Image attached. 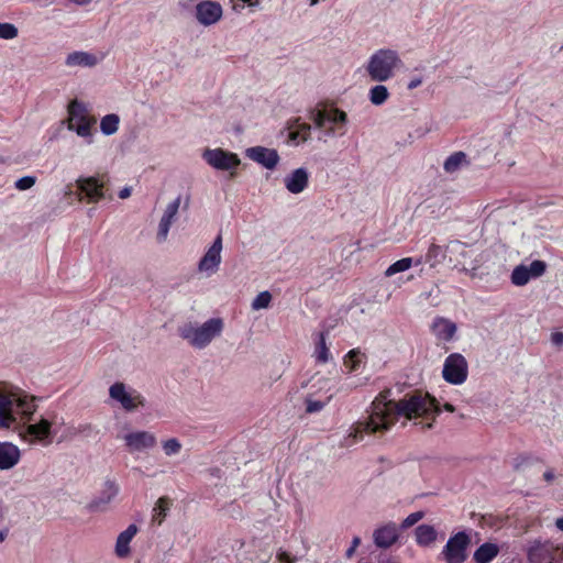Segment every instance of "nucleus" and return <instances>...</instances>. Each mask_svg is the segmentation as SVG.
<instances>
[{"instance_id": "obj_25", "label": "nucleus", "mask_w": 563, "mask_h": 563, "mask_svg": "<svg viewBox=\"0 0 563 563\" xmlns=\"http://www.w3.org/2000/svg\"><path fill=\"white\" fill-rule=\"evenodd\" d=\"M65 63L69 67H75V66L92 67V66L97 65L98 58L96 55L87 53V52H73V53L68 54Z\"/></svg>"}, {"instance_id": "obj_50", "label": "nucleus", "mask_w": 563, "mask_h": 563, "mask_svg": "<svg viewBox=\"0 0 563 563\" xmlns=\"http://www.w3.org/2000/svg\"><path fill=\"white\" fill-rule=\"evenodd\" d=\"M421 84H422V79H421V78H413V79H411V80L408 82L407 88H408L409 90H412V89H415V88L419 87Z\"/></svg>"}, {"instance_id": "obj_9", "label": "nucleus", "mask_w": 563, "mask_h": 563, "mask_svg": "<svg viewBox=\"0 0 563 563\" xmlns=\"http://www.w3.org/2000/svg\"><path fill=\"white\" fill-rule=\"evenodd\" d=\"M471 543L468 534L464 531L450 537L441 554L446 563H463L466 558V550Z\"/></svg>"}, {"instance_id": "obj_42", "label": "nucleus", "mask_w": 563, "mask_h": 563, "mask_svg": "<svg viewBox=\"0 0 563 563\" xmlns=\"http://www.w3.org/2000/svg\"><path fill=\"white\" fill-rule=\"evenodd\" d=\"M531 462H532L531 456H529V455H518L514 460V470L515 471H521L525 467L529 466L531 464Z\"/></svg>"}, {"instance_id": "obj_34", "label": "nucleus", "mask_w": 563, "mask_h": 563, "mask_svg": "<svg viewBox=\"0 0 563 563\" xmlns=\"http://www.w3.org/2000/svg\"><path fill=\"white\" fill-rule=\"evenodd\" d=\"M413 265V258L412 257H404L401 260L396 261L393 263L386 271L385 276L390 277L397 273L405 272L409 269Z\"/></svg>"}, {"instance_id": "obj_3", "label": "nucleus", "mask_w": 563, "mask_h": 563, "mask_svg": "<svg viewBox=\"0 0 563 563\" xmlns=\"http://www.w3.org/2000/svg\"><path fill=\"white\" fill-rule=\"evenodd\" d=\"M223 330V321L220 318H211L200 327L186 323L178 329L179 335L197 349L206 347Z\"/></svg>"}, {"instance_id": "obj_6", "label": "nucleus", "mask_w": 563, "mask_h": 563, "mask_svg": "<svg viewBox=\"0 0 563 563\" xmlns=\"http://www.w3.org/2000/svg\"><path fill=\"white\" fill-rule=\"evenodd\" d=\"M468 376V363L461 353H451L443 363L442 377L451 385H462Z\"/></svg>"}, {"instance_id": "obj_40", "label": "nucleus", "mask_w": 563, "mask_h": 563, "mask_svg": "<svg viewBox=\"0 0 563 563\" xmlns=\"http://www.w3.org/2000/svg\"><path fill=\"white\" fill-rule=\"evenodd\" d=\"M18 36V29L11 23H0V38L12 40Z\"/></svg>"}, {"instance_id": "obj_46", "label": "nucleus", "mask_w": 563, "mask_h": 563, "mask_svg": "<svg viewBox=\"0 0 563 563\" xmlns=\"http://www.w3.org/2000/svg\"><path fill=\"white\" fill-rule=\"evenodd\" d=\"M378 563H399L396 556H393L390 554H379L378 556Z\"/></svg>"}, {"instance_id": "obj_8", "label": "nucleus", "mask_w": 563, "mask_h": 563, "mask_svg": "<svg viewBox=\"0 0 563 563\" xmlns=\"http://www.w3.org/2000/svg\"><path fill=\"white\" fill-rule=\"evenodd\" d=\"M77 191L66 192V195L75 196L77 201H81L85 196L88 202H98L104 197V180L98 177L91 176L86 178H79L76 181Z\"/></svg>"}, {"instance_id": "obj_31", "label": "nucleus", "mask_w": 563, "mask_h": 563, "mask_svg": "<svg viewBox=\"0 0 563 563\" xmlns=\"http://www.w3.org/2000/svg\"><path fill=\"white\" fill-rule=\"evenodd\" d=\"M120 118L118 114H107L101 119L100 129L104 135H112L119 129Z\"/></svg>"}, {"instance_id": "obj_28", "label": "nucleus", "mask_w": 563, "mask_h": 563, "mask_svg": "<svg viewBox=\"0 0 563 563\" xmlns=\"http://www.w3.org/2000/svg\"><path fill=\"white\" fill-rule=\"evenodd\" d=\"M172 507V500L167 496L159 497L153 508L152 521L158 526L165 520L167 512Z\"/></svg>"}, {"instance_id": "obj_43", "label": "nucleus", "mask_w": 563, "mask_h": 563, "mask_svg": "<svg viewBox=\"0 0 563 563\" xmlns=\"http://www.w3.org/2000/svg\"><path fill=\"white\" fill-rule=\"evenodd\" d=\"M423 517V512L421 511H417V512H412L401 523V527L402 528H409L413 525H416L418 521H420Z\"/></svg>"}, {"instance_id": "obj_27", "label": "nucleus", "mask_w": 563, "mask_h": 563, "mask_svg": "<svg viewBox=\"0 0 563 563\" xmlns=\"http://www.w3.org/2000/svg\"><path fill=\"white\" fill-rule=\"evenodd\" d=\"M416 542L421 547L432 544L437 539V531L430 525H420L415 530Z\"/></svg>"}, {"instance_id": "obj_29", "label": "nucleus", "mask_w": 563, "mask_h": 563, "mask_svg": "<svg viewBox=\"0 0 563 563\" xmlns=\"http://www.w3.org/2000/svg\"><path fill=\"white\" fill-rule=\"evenodd\" d=\"M446 257V251L435 243H431L426 255L424 263L429 264L430 267H435L438 264L442 263Z\"/></svg>"}, {"instance_id": "obj_19", "label": "nucleus", "mask_w": 563, "mask_h": 563, "mask_svg": "<svg viewBox=\"0 0 563 563\" xmlns=\"http://www.w3.org/2000/svg\"><path fill=\"white\" fill-rule=\"evenodd\" d=\"M285 187L291 194L302 192L309 184V174L306 168H297L284 179Z\"/></svg>"}, {"instance_id": "obj_44", "label": "nucleus", "mask_w": 563, "mask_h": 563, "mask_svg": "<svg viewBox=\"0 0 563 563\" xmlns=\"http://www.w3.org/2000/svg\"><path fill=\"white\" fill-rule=\"evenodd\" d=\"M277 560L280 563H294L295 562V558L289 552L282 551V550L277 553Z\"/></svg>"}, {"instance_id": "obj_21", "label": "nucleus", "mask_w": 563, "mask_h": 563, "mask_svg": "<svg viewBox=\"0 0 563 563\" xmlns=\"http://www.w3.org/2000/svg\"><path fill=\"white\" fill-rule=\"evenodd\" d=\"M180 202H181L180 197H177L174 201L168 203V206L166 207L165 212H164V214L159 221V225H158L157 240L159 242L166 240L168 231L170 229V225L178 212Z\"/></svg>"}, {"instance_id": "obj_33", "label": "nucleus", "mask_w": 563, "mask_h": 563, "mask_svg": "<svg viewBox=\"0 0 563 563\" xmlns=\"http://www.w3.org/2000/svg\"><path fill=\"white\" fill-rule=\"evenodd\" d=\"M510 278H511V283L515 286L527 285L529 283V280L531 279L529 272H528V266L522 265V264L516 266L511 273Z\"/></svg>"}, {"instance_id": "obj_11", "label": "nucleus", "mask_w": 563, "mask_h": 563, "mask_svg": "<svg viewBox=\"0 0 563 563\" xmlns=\"http://www.w3.org/2000/svg\"><path fill=\"white\" fill-rule=\"evenodd\" d=\"M110 397L120 402L126 411H133L145 405V398L136 390L128 391L123 383L117 382L109 388Z\"/></svg>"}, {"instance_id": "obj_47", "label": "nucleus", "mask_w": 563, "mask_h": 563, "mask_svg": "<svg viewBox=\"0 0 563 563\" xmlns=\"http://www.w3.org/2000/svg\"><path fill=\"white\" fill-rule=\"evenodd\" d=\"M365 358V355L361 353L358 350L354 349V372L358 369L360 364Z\"/></svg>"}, {"instance_id": "obj_24", "label": "nucleus", "mask_w": 563, "mask_h": 563, "mask_svg": "<svg viewBox=\"0 0 563 563\" xmlns=\"http://www.w3.org/2000/svg\"><path fill=\"white\" fill-rule=\"evenodd\" d=\"M288 130V141L297 145L308 140L310 136L311 126L308 123L299 122V120H296L292 124L289 125Z\"/></svg>"}, {"instance_id": "obj_58", "label": "nucleus", "mask_w": 563, "mask_h": 563, "mask_svg": "<svg viewBox=\"0 0 563 563\" xmlns=\"http://www.w3.org/2000/svg\"><path fill=\"white\" fill-rule=\"evenodd\" d=\"M7 536H8V530L0 531V543H2L7 539Z\"/></svg>"}, {"instance_id": "obj_39", "label": "nucleus", "mask_w": 563, "mask_h": 563, "mask_svg": "<svg viewBox=\"0 0 563 563\" xmlns=\"http://www.w3.org/2000/svg\"><path fill=\"white\" fill-rule=\"evenodd\" d=\"M329 399H330V397H328V399L324 401L313 400L311 398V396H308L305 400L306 401V412L314 413V412L321 411L324 408V406L328 404Z\"/></svg>"}, {"instance_id": "obj_41", "label": "nucleus", "mask_w": 563, "mask_h": 563, "mask_svg": "<svg viewBox=\"0 0 563 563\" xmlns=\"http://www.w3.org/2000/svg\"><path fill=\"white\" fill-rule=\"evenodd\" d=\"M36 178L33 176H24L15 181V188L26 190L34 186Z\"/></svg>"}, {"instance_id": "obj_57", "label": "nucleus", "mask_w": 563, "mask_h": 563, "mask_svg": "<svg viewBox=\"0 0 563 563\" xmlns=\"http://www.w3.org/2000/svg\"><path fill=\"white\" fill-rule=\"evenodd\" d=\"M71 2L76 3V4H87L89 3L91 0H70Z\"/></svg>"}, {"instance_id": "obj_14", "label": "nucleus", "mask_w": 563, "mask_h": 563, "mask_svg": "<svg viewBox=\"0 0 563 563\" xmlns=\"http://www.w3.org/2000/svg\"><path fill=\"white\" fill-rule=\"evenodd\" d=\"M223 14L220 3L216 1H201L196 5V18L202 25H212L217 23Z\"/></svg>"}, {"instance_id": "obj_4", "label": "nucleus", "mask_w": 563, "mask_h": 563, "mask_svg": "<svg viewBox=\"0 0 563 563\" xmlns=\"http://www.w3.org/2000/svg\"><path fill=\"white\" fill-rule=\"evenodd\" d=\"M400 65L401 59L396 51L382 48L371 56L366 70L372 80L382 82L390 79Z\"/></svg>"}, {"instance_id": "obj_51", "label": "nucleus", "mask_w": 563, "mask_h": 563, "mask_svg": "<svg viewBox=\"0 0 563 563\" xmlns=\"http://www.w3.org/2000/svg\"><path fill=\"white\" fill-rule=\"evenodd\" d=\"M132 189L130 187H124L119 191V198L125 199L131 196Z\"/></svg>"}, {"instance_id": "obj_1", "label": "nucleus", "mask_w": 563, "mask_h": 563, "mask_svg": "<svg viewBox=\"0 0 563 563\" xmlns=\"http://www.w3.org/2000/svg\"><path fill=\"white\" fill-rule=\"evenodd\" d=\"M391 390H382L371 405V413L364 421L354 422V443L362 441L364 433L383 432L394 426L400 417L408 420L422 417L431 420L426 424L432 428L441 408L438 400L429 393L415 390L406 394L398 401L390 399Z\"/></svg>"}, {"instance_id": "obj_53", "label": "nucleus", "mask_w": 563, "mask_h": 563, "mask_svg": "<svg viewBox=\"0 0 563 563\" xmlns=\"http://www.w3.org/2000/svg\"><path fill=\"white\" fill-rule=\"evenodd\" d=\"M91 430V426L90 424H80L77 429H76V432L75 433H84V432H87V431H90Z\"/></svg>"}, {"instance_id": "obj_22", "label": "nucleus", "mask_w": 563, "mask_h": 563, "mask_svg": "<svg viewBox=\"0 0 563 563\" xmlns=\"http://www.w3.org/2000/svg\"><path fill=\"white\" fill-rule=\"evenodd\" d=\"M21 457L20 450L11 442H0V470L14 467Z\"/></svg>"}, {"instance_id": "obj_38", "label": "nucleus", "mask_w": 563, "mask_h": 563, "mask_svg": "<svg viewBox=\"0 0 563 563\" xmlns=\"http://www.w3.org/2000/svg\"><path fill=\"white\" fill-rule=\"evenodd\" d=\"M163 450L167 456L178 454L181 450V443L176 438L168 439L163 442Z\"/></svg>"}, {"instance_id": "obj_10", "label": "nucleus", "mask_w": 563, "mask_h": 563, "mask_svg": "<svg viewBox=\"0 0 563 563\" xmlns=\"http://www.w3.org/2000/svg\"><path fill=\"white\" fill-rule=\"evenodd\" d=\"M528 555L532 563H560L563 561V547L550 541L537 543Z\"/></svg>"}, {"instance_id": "obj_55", "label": "nucleus", "mask_w": 563, "mask_h": 563, "mask_svg": "<svg viewBox=\"0 0 563 563\" xmlns=\"http://www.w3.org/2000/svg\"><path fill=\"white\" fill-rule=\"evenodd\" d=\"M555 526L559 530L563 531V517L555 520Z\"/></svg>"}, {"instance_id": "obj_7", "label": "nucleus", "mask_w": 563, "mask_h": 563, "mask_svg": "<svg viewBox=\"0 0 563 563\" xmlns=\"http://www.w3.org/2000/svg\"><path fill=\"white\" fill-rule=\"evenodd\" d=\"M95 120L86 111L85 106L78 100H73L68 106V129L76 131L81 137H91V126Z\"/></svg>"}, {"instance_id": "obj_52", "label": "nucleus", "mask_w": 563, "mask_h": 563, "mask_svg": "<svg viewBox=\"0 0 563 563\" xmlns=\"http://www.w3.org/2000/svg\"><path fill=\"white\" fill-rule=\"evenodd\" d=\"M543 478H544V481H547V482H549V483H550V482H552V481L554 479V473H553V471H552V470H548V471H545V472L543 473Z\"/></svg>"}, {"instance_id": "obj_59", "label": "nucleus", "mask_w": 563, "mask_h": 563, "mask_svg": "<svg viewBox=\"0 0 563 563\" xmlns=\"http://www.w3.org/2000/svg\"><path fill=\"white\" fill-rule=\"evenodd\" d=\"M353 551H352V544L345 550L346 558H352Z\"/></svg>"}, {"instance_id": "obj_61", "label": "nucleus", "mask_w": 563, "mask_h": 563, "mask_svg": "<svg viewBox=\"0 0 563 563\" xmlns=\"http://www.w3.org/2000/svg\"><path fill=\"white\" fill-rule=\"evenodd\" d=\"M318 2H319V0H311L310 4H311V5H314V4H317Z\"/></svg>"}, {"instance_id": "obj_60", "label": "nucleus", "mask_w": 563, "mask_h": 563, "mask_svg": "<svg viewBox=\"0 0 563 563\" xmlns=\"http://www.w3.org/2000/svg\"><path fill=\"white\" fill-rule=\"evenodd\" d=\"M360 543H361L360 538L354 537V551H355V550H356V548L360 545Z\"/></svg>"}, {"instance_id": "obj_56", "label": "nucleus", "mask_w": 563, "mask_h": 563, "mask_svg": "<svg viewBox=\"0 0 563 563\" xmlns=\"http://www.w3.org/2000/svg\"><path fill=\"white\" fill-rule=\"evenodd\" d=\"M422 263H424V256H419V257L413 260V264L416 266L421 265Z\"/></svg>"}, {"instance_id": "obj_49", "label": "nucleus", "mask_w": 563, "mask_h": 563, "mask_svg": "<svg viewBox=\"0 0 563 563\" xmlns=\"http://www.w3.org/2000/svg\"><path fill=\"white\" fill-rule=\"evenodd\" d=\"M344 366L352 371V350L346 352L344 355Z\"/></svg>"}, {"instance_id": "obj_20", "label": "nucleus", "mask_w": 563, "mask_h": 563, "mask_svg": "<svg viewBox=\"0 0 563 563\" xmlns=\"http://www.w3.org/2000/svg\"><path fill=\"white\" fill-rule=\"evenodd\" d=\"M118 494L119 485L115 481L107 479L100 495L89 504V508L91 510H102Z\"/></svg>"}, {"instance_id": "obj_5", "label": "nucleus", "mask_w": 563, "mask_h": 563, "mask_svg": "<svg viewBox=\"0 0 563 563\" xmlns=\"http://www.w3.org/2000/svg\"><path fill=\"white\" fill-rule=\"evenodd\" d=\"M314 125L327 134H342L341 129L346 121V113L330 106L317 108L311 113Z\"/></svg>"}, {"instance_id": "obj_16", "label": "nucleus", "mask_w": 563, "mask_h": 563, "mask_svg": "<svg viewBox=\"0 0 563 563\" xmlns=\"http://www.w3.org/2000/svg\"><path fill=\"white\" fill-rule=\"evenodd\" d=\"M125 445L131 452L152 449L156 445V437L148 431H135L124 435Z\"/></svg>"}, {"instance_id": "obj_54", "label": "nucleus", "mask_w": 563, "mask_h": 563, "mask_svg": "<svg viewBox=\"0 0 563 563\" xmlns=\"http://www.w3.org/2000/svg\"><path fill=\"white\" fill-rule=\"evenodd\" d=\"M443 408H444V410H446L449 412H454L455 411V407L452 404H450V402L444 404Z\"/></svg>"}, {"instance_id": "obj_17", "label": "nucleus", "mask_w": 563, "mask_h": 563, "mask_svg": "<svg viewBox=\"0 0 563 563\" xmlns=\"http://www.w3.org/2000/svg\"><path fill=\"white\" fill-rule=\"evenodd\" d=\"M373 538L377 548L388 549L393 547L399 539L398 527L395 522H388L375 529Z\"/></svg>"}, {"instance_id": "obj_48", "label": "nucleus", "mask_w": 563, "mask_h": 563, "mask_svg": "<svg viewBox=\"0 0 563 563\" xmlns=\"http://www.w3.org/2000/svg\"><path fill=\"white\" fill-rule=\"evenodd\" d=\"M243 4L234 3L233 9L235 11H239L240 8H244V4H247L249 7H256L260 3V0H241Z\"/></svg>"}, {"instance_id": "obj_12", "label": "nucleus", "mask_w": 563, "mask_h": 563, "mask_svg": "<svg viewBox=\"0 0 563 563\" xmlns=\"http://www.w3.org/2000/svg\"><path fill=\"white\" fill-rule=\"evenodd\" d=\"M202 157L210 166L219 170L235 169L241 164L235 153L227 152L222 148H208L203 152Z\"/></svg>"}, {"instance_id": "obj_2", "label": "nucleus", "mask_w": 563, "mask_h": 563, "mask_svg": "<svg viewBox=\"0 0 563 563\" xmlns=\"http://www.w3.org/2000/svg\"><path fill=\"white\" fill-rule=\"evenodd\" d=\"M35 397L20 388L0 391V428L23 422L21 435L30 442H43L51 438L52 422L42 418L37 423L26 424L36 411Z\"/></svg>"}, {"instance_id": "obj_45", "label": "nucleus", "mask_w": 563, "mask_h": 563, "mask_svg": "<svg viewBox=\"0 0 563 563\" xmlns=\"http://www.w3.org/2000/svg\"><path fill=\"white\" fill-rule=\"evenodd\" d=\"M551 342L556 346H563V332L556 331L551 334Z\"/></svg>"}, {"instance_id": "obj_32", "label": "nucleus", "mask_w": 563, "mask_h": 563, "mask_svg": "<svg viewBox=\"0 0 563 563\" xmlns=\"http://www.w3.org/2000/svg\"><path fill=\"white\" fill-rule=\"evenodd\" d=\"M368 98L373 104L382 106L389 98V91L385 86L376 85L369 89Z\"/></svg>"}, {"instance_id": "obj_26", "label": "nucleus", "mask_w": 563, "mask_h": 563, "mask_svg": "<svg viewBox=\"0 0 563 563\" xmlns=\"http://www.w3.org/2000/svg\"><path fill=\"white\" fill-rule=\"evenodd\" d=\"M498 552L496 544L486 542L474 552L473 559L476 563H489L497 556Z\"/></svg>"}, {"instance_id": "obj_13", "label": "nucleus", "mask_w": 563, "mask_h": 563, "mask_svg": "<svg viewBox=\"0 0 563 563\" xmlns=\"http://www.w3.org/2000/svg\"><path fill=\"white\" fill-rule=\"evenodd\" d=\"M222 252V234L219 233L214 239L211 246L207 250L205 255L198 263V271L207 273L208 275L214 274L221 264Z\"/></svg>"}, {"instance_id": "obj_37", "label": "nucleus", "mask_w": 563, "mask_h": 563, "mask_svg": "<svg viewBox=\"0 0 563 563\" xmlns=\"http://www.w3.org/2000/svg\"><path fill=\"white\" fill-rule=\"evenodd\" d=\"M547 271V263L540 260L531 262L528 266V272L531 278H538L542 276Z\"/></svg>"}, {"instance_id": "obj_30", "label": "nucleus", "mask_w": 563, "mask_h": 563, "mask_svg": "<svg viewBox=\"0 0 563 563\" xmlns=\"http://www.w3.org/2000/svg\"><path fill=\"white\" fill-rule=\"evenodd\" d=\"M325 332H319L314 342V357L318 363H327L330 358V351L325 343Z\"/></svg>"}, {"instance_id": "obj_35", "label": "nucleus", "mask_w": 563, "mask_h": 563, "mask_svg": "<svg viewBox=\"0 0 563 563\" xmlns=\"http://www.w3.org/2000/svg\"><path fill=\"white\" fill-rule=\"evenodd\" d=\"M466 155L463 152H455L450 155L444 162V170L446 173H454L459 169L461 164L465 161Z\"/></svg>"}, {"instance_id": "obj_36", "label": "nucleus", "mask_w": 563, "mask_h": 563, "mask_svg": "<svg viewBox=\"0 0 563 563\" xmlns=\"http://www.w3.org/2000/svg\"><path fill=\"white\" fill-rule=\"evenodd\" d=\"M272 301V295L269 291L260 292L252 302V308L254 310L265 309L269 306Z\"/></svg>"}, {"instance_id": "obj_23", "label": "nucleus", "mask_w": 563, "mask_h": 563, "mask_svg": "<svg viewBox=\"0 0 563 563\" xmlns=\"http://www.w3.org/2000/svg\"><path fill=\"white\" fill-rule=\"evenodd\" d=\"M137 530L136 525L132 523L118 536L115 543V554L118 558L124 559L130 555V543L137 533Z\"/></svg>"}, {"instance_id": "obj_18", "label": "nucleus", "mask_w": 563, "mask_h": 563, "mask_svg": "<svg viewBox=\"0 0 563 563\" xmlns=\"http://www.w3.org/2000/svg\"><path fill=\"white\" fill-rule=\"evenodd\" d=\"M430 329L434 336L443 342L452 341L457 331L456 324L443 317L434 318Z\"/></svg>"}, {"instance_id": "obj_15", "label": "nucleus", "mask_w": 563, "mask_h": 563, "mask_svg": "<svg viewBox=\"0 0 563 563\" xmlns=\"http://www.w3.org/2000/svg\"><path fill=\"white\" fill-rule=\"evenodd\" d=\"M245 155L251 161L264 166L267 169H274L279 162V155L277 151L264 146L250 147L245 151Z\"/></svg>"}]
</instances>
